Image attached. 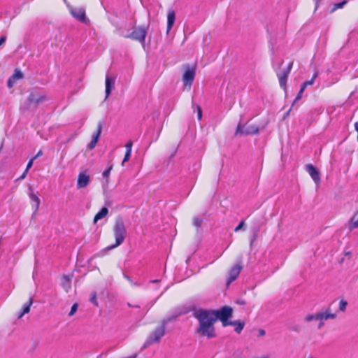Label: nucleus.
Masks as SVG:
<instances>
[{"label":"nucleus","instance_id":"obj_1","mask_svg":"<svg viewBox=\"0 0 358 358\" xmlns=\"http://www.w3.org/2000/svg\"><path fill=\"white\" fill-rule=\"evenodd\" d=\"M193 315L199 322L196 331L199 335L208 338L216 336L214 327L216 318L213 313H210V310L200 309L195 311Z\"/></svg>","mask_w":358,"mask_h":358},{"label":"nucleus","instance_id":"obj_2","mask_svg":"<svg viewBox=\"0 0 358 358\" xmlns=\"http://www.w3.org/2000/svg\"><path fill=\"white\" fill-rule=\"evenodd\" d=\"M210 313H213L214 317L216 318V321L220 320L223 327L229 326V324H234L230 323L229 319L231 317L233 313L232 308L224 306L218 310H210Z\"/></svg>","mask_w":358,"mask_h":358},{"label":"nucleus","instance_id":"obj_3","mask_svg":"<svg viewBox=\"0 0 358 358\" xmlns=\"http://www.w3.org/2000/svg\"><path fill=\"white\" fill-rule=\"evenodd\" d=\"M114 236L115 238V243L111 246H109L108 249L115 248L120 245L125 238L127 230L124 224V222L121 220H117L115 221L113 228Z\"/></svg>","mask_w":358,"mask_h":358},{"label":"nucleus","instance_id":"obj_4","mask_svg":"<svg viewBox=\"0 0 358 358\" xmlns=\"http://www.w3.org/2000/svg\"><path fill=\"white\" fill-rule=\"evenodd\" d=\"M166 334V329L161 324L158 325L153 329L148 336L145 341V345H150L154 343H159L162 338Z\"/></svg>","mask_w":358,"mask_h":358},{"label":"nucleus","instance_id":"obj_5","mask_svg":"<svg viewBox=\"0 0 358 358\" xmlns=\"http://www.w3.org/2000/svg\"><path fill=\"white\" fill-rule=\"evenodd\" d=\"M259 132V127L256 124H238L236 131V136H248L256 134Z\"/></svg>","mask_w":358,"mask_h":358},{"label":"nucleus","instance_id":"obj_6","mask_svg":"<svg viewBox=\"0 0 358 358\" xmlns=\"http://www.w3.org/2000/svg\"><path fill=\"white\" fill-rule=\"evenodd\" d=\"M147 31L148 29L146 27L141 26L134 28L132 32L124 37L138 41L142 45H144Z\"/></svg>","mask_w":358,"mask_h":358},{"label":"nucleus","instance_id":"obj_7","mask_svg":"<svg viewBox=\"0 0 358 358\" xmlns=\"http://www.w3.org/2000/svg\"><path fill=\"white\" fill-rule=\"evenodd\" d=\"M196 75L195 66H187L182 75L184 82V90H189Z\"/></svg>","mask_w":358,"mask_h":358},{"label":"nucleus","instance_id":"obj_8","mask_svg":"<svg viewBox=\"0 0 358 358\" xmlns=\"http://www.w3.org/2000/svg\"><path fill=\"white\" fill-rule=\"evenodd\" d=\"M47 97L45 94L31 92L27 99L29 106L27 108H29V106L31 105H34L36 106L39 103L45 101Z\"/></svg>","mask_w":358,"mask_h":358},{"label":"nucleus","instance_id":"obj_9","mask_svg":"<svg viewBox=\"0 0 358 358\" xmlns=\"http://www.w3.org/2000/svg\"><path fill=\"white\" fill-rule=\"evenodd\" d=\"M69 12L71 15L77 20L81 22H85L87 20L85 10L83 7L69 8Z\"/></svg>","mask_w":358,"mask_h":358},{"label":"nucleus","instance_id":"obj_10","mask_svg":"<svg viewBox=\"0 0 358 358\" xmlns=\"http://www.w3.org/2000/svg\"><path fill=\"white\" fill-rule=\"evenodd\" d=\"M90 182V177L87 172H80L78 176L77 179V188L81 189L86 187Z\"/></svg>","mask_w":358,"mask_h":358},{"label":"nucleus","instance_id":"obj_11","mask_svg":"<svg viewBox=\"0 0 358 358\" xmlns=\"http://www.w3.org/2000/svg\"><path fill=\"white\" fill-rule=\"evenodd\" d=\"M306 169L309 173L311 178L313 179V180L316 184H319L320 182V176L318 170L311 164H306Z\"/></svg>","mask_w":358,"mask_h":358},{"label":"nucleus","instance_id":"obj_12","mask_svg":"<svg viewBox=\"0 0 358 358\" xmlns=\"http://www.w3.org/2000/svg\"><path fill=\"white\" fill-rule=\"evenodd\" d=\"M242 266L241 264H236L234 266H233L230 271H229V278L228 280V283H231V282L234 281L238 276L239 275L241 270H242Z\"/></svg>","mask_w":358,"mask_h":358},{"label":"nucleus","instance_id":"obj_13","mask_svg":"<svg viewBox=\"0 0 358 358\" xmlns=\"http://www.w3.org/2000/svg\"><path fill=\"white\" fill-rule=\"evenodd\" d=\"M336 315L332 313L331 308L329 307L324 311L318 312V320L324 321L329 319H335Z\"/></svg>","mask_w":358,"mask_h":358},{"label":"nucleus","instance_id":"obj_14","mask_svg":"<svg viewBox=\"0 0 358 358\" xmlns=\"http://www.w3.org/2000/svg\"><path fill=\"white\" fill-rule=\"evenodd\" d=\"M105 85H106V97L105 99H107L108 97L110 96L111 91L113 88L114 87L115 85V78H110L109 76L106 77L105 80Z\"/></svg>","mask_w":358,"mask_h":358},{"label":"nucleus","instance_id":"obj_15","mask_svg":"<svg viewBox=\"0 0 358 358\" xmlns=\"http://www.w3.org/2000/svg\"><path fill=\"white\" fill-rule=\"evenodd\" d=\"M176 20L175 11L172 9L168 10L166 33L168 34L173 27Z\"/></svg>","mask_w":358,"mask_h":358},{"label":"nucleus","instance_id":"obj_16","mask_svg":"<svg viewBox=\"0 0 358 358\" xmlns=\"http://www.w3.org/2000/svg\"><path fill=\"white\" fill-rule=\"evenodd\" d=\"M62 286L66 292H68L71 288V279L69 275H64L62 277Z\"/></svg>","mask_w":358,"mask_h":358},{"label":"nucleus","instance_id":"obj_17","mask_svg":"<svg viewBox=\"0 0 358 358\" xmlns=\"http://www.w3.org/2000/svg\"><path fill=\"white\" fill-rule=\"evenodd\" d=\"M108 213V210L106 207H103L94 217V223H96L98 220L103 218Z\"/></svg>","mask_w":358,"mask_h":358},{"label":"nucleus","instance_id":"obj_18","mask_svg":"<svg viewBox=\"0 0 358 358\" xmlns=\"http://www.w3.org/2000/svg\"><path fill=\"white\" fill-rule=\"evenodd\" d=\"M33 303L32 297H29V301L24 305L22 311L18 315V318H21L24 314L30 311V308Z\"/></svg>","mask_w":358,"mask_h":358},{"label":"nucleus","instance_id":"obj_19","mask_svg":"<svg viewBox=\"0 0 358 358\" xmlns=\"http://www.w3.org/2000/svg\"><path fill=\"white\" fill-rule=\"evenodd\" d=\"M29 198L31 201L32 206L34 207L35 210H37L40 206V199L33 192L29 194Z\"/></svg>","mask_w":358,"mask_h":358},{"label":"nucleus","instance_id":"obj_20","mask_svg":"<svg viewBox=\"0 0 358 358\" xmlns=\"http://www.w3.org/2000/svg\"><path fill=\"white\" fill-rule=\"evenodd\" d=\"M349 227L350 229L358 228V210L351 217Z\"/></svg>","mask_w":358,"mask_h":358},{"label":"nucleus","instance_id":"obj_21","mask_svg":"<svg viewBox=\"0 0 358 358\" xmlns=\"http://www.w3.org/2000/svg\"><path fill=\"white\" fill-rule=\"evenodd\" d=\"M230 323H234V324H230L231 326H235V331L238 334H240L244 326H245V322H241V321H231Z\"/></svg>","mask_w":358,"mask_h":358},{"label":"nucleus","instance_id":"obj_22","mask_svg":"<svg viewBox=\"0 0 358 358\" xmlns=\"http://www.w3.org/2000/svg\"><path fill=\"white\" fill-rule=\"evenodd\" d=\"M277 77L278 78L279 84L281 88H282L285 91L286 90V85L287 81V77L282 76L280 73H277Z\"/></svg>","mask_w":358,"mask_h":358},{"label":"nucleus","instance_id":"obj_23","mask_svg":"<svg viewBox=\"0 0 358 358\" xmlns=\"http://www.w3.org/2000/svg\"><path fill=\"white\" fill-rule=\"evenodd\" d=\"M101 131H102V124L101 122H99L97 126L96 133L93 135L92 139L91 141H93V142L97 143L99 138L100 137V135L101 134Z\"/></svg>","mask_w":358,"mask_h":358},{"label":"nucleus","instance_id":"obj_24","mask_svg":"<svg viewBox=\"0 0 358 358\" xmlns=\"http://www.w3.org/2000/svg\"><path fill=\"white\" fill-rule=\"evenodd\" d=\"M317 76H318V73L317 72H315L313 74V76H312L311 79L309 80H306L304 83H303L302 85L306 88L308 86H310V85H313V83H314L316 78L317 77Z\"/></svg>","mask_w":358,"mask_h":358},{"label":"nucleus","instance_id":"obj_25","mask_svg":"<svg viewBox=\"0 0 358 358\" xmlns=\"http://www.w3.org/2000/svg\"><path fill=\"white\" fill-rule=\"evenodd\" d=\"M176 317H177V316H176V315H173V316H171V317H169L164 318V319H163V320L160 322V324H161L162 326H164V328L166 329V324H167L169 322H171V321H173V320H176Z\"/></svg>","mask_w":358,"mask_h":358},{"label":"nucleus","instance_id":"obj_26","mask_svg":"<svg viewBox=\"0 0 358 358\" xmlns=\"http://www.w3.org/2000/svg\"><path fill=\"white\" fill-rule=\"evenodd\" d=\"M292 66H293V62H290L288 64V66L285 69H284L282 73H279L281 74L282 76H284L288 78V76L291 72Z\"/></svg>","mask_w":358,"mask_h":358},{"label":"nucleus","instance_id":"obj_27","mask_svg":"<svg viewBox=\"0 0 358 358\" xmlns=\"http://www.w3.org/2000/svg\"><path fill=\"white\" fill-rule=\"evenodd\" d=\"M306 322H311L313 320H318V312L315 314H309L305 317Z\"/></svg>","mask_w":358,"mask_h":358},{"label":"nucleus","instance_id":"obj_28","mask_svg":"<svg viewBox=\"0 0 358 358\" xmlns=\"http://www.w3.org/2000/svg\"><path fill=\"white\" fill-rule=\"evenodd\" d=\"M11 77L14 80H19L23 78V73L19 69H15Z\"/></svg>","mask_w":358,"mask_h":358},{"label":"nucleus","instance_id":"obj_29","mask_svg":"<svg viewBox=\"0 0 358 358\" xmlns=\"http://www.w3.org/2000/svg\"><path fill=\"white\" fill-rule=\"evenodd\" d=\"M346 3H347L346 0H343V1H341L340 3H335L334 5V8L331 10V13L334 12L335 10H336L338 8H342L343 7V6L345 5Z\"/></svg>","mask_w":358,"mask_h":358},{"label":"nucleus","instance_id":"obj_30","mask_svg":"<svg viewBox=\"0 0 358 358\" xmlns=\"http://www.w3.org/2000/svg\"><path fill=\"white\" fill-rule=\"evenodd\" d=\"M90 301H91V303H93L95 306H99V303H98V301H97L96 293L95 292H92V293L91 294Z\"/></svg>","mask_w":358,"mask_h":358},{"label":"nucleus","instance_id":"obj_31","mask_svg":"<svg viewBox=\"0 0 358 358\" xmlns=\"http://www.w3.org/2000/svg\"><path fill=\"white\" fill-rule=\"evenodd\" d=\"M202 222H203L202 219L199 218V217H194L193 219V224L194 227H196L197 228L201 227Z\"/></svg>","mask_w":358,"mask_h":358},{"label":"nucleus","instance_id":"obj_32","mask_svg":"<svg viewBox=\"0 0 358 358\" xmlns=\"http://www.w3.org/2000/svg\"><path fill=\"white\" fill-rule=\"evenodd\" d=\"M348 305L347 301L341 300L339 303V310L342 312L345 311Z\"/></svg>","mask_w":358,"mask_h":358},{"label":"nucleus","instance_id":"obj_33","mask_svg":"<svg viewBox=\"0 0 358 358\" xmlns=\"http://www.w3.org/2000/svg\"><path fill=\"white\" fill-rule=\"evenodd\" d=\"M132 145H133L132 141H129L125 145L126 152H129L131 153Z\"/></svg>","mask_w":358,"mask_h":358},{"label":"nucleus","instance_id":"obj_34","mask_svg":"<svg viewBox=\"0 0 358 358\" xmlns=\"http://www.w3.org/2000/svg\"><path fill=\"white\" fill-rule=\"evenodd\" d=\"M78 309V304L77 303H74L72 306H71V310L69 313V316H72L74 315V313L76 312Z\"/></svg>","mask_w":358,"mask_h":358},{"label":"nucleus","instance_id":"obj_35","mask_svg":"<svg viewBox=\"0 0 358 358\" xmlns=\"http://www.w3.org/2000/svg\"><path fill=\"white\" fill-rule=\"evenodd\" d=\"M131 153H130V152H125L124 157L123 161H122V165H123L125 162H128V161L129 160V159H130V157H131Z\"/></svg>","mask_w":358,"mask_h":358},{"label":"nucleus","instance_id":"obj_36","mask_svg":"<svg viewBox=\"0 0 358 358\" xmlns=\"http://www.w3.org/2000/svg\"><path fill=\"white\" fill-rule=\"evenodd\" d=\"M112 169H113V166H110V167H108V169H107L106 171H104L103 173V177L108 178L109 176V174H110Z\"/></svg>","mask_w":358,"mask_h":358},{"label":"nucleus","instance_id":"obj_37","mask_svg":"<svg viewBox=\"0 0 358 358\" xmlns=\"http://www.w3.org/2000/svg\"><path fill=\"white\" fill-rule=\"evenodd\" d=\"M245 224L244 220H241V222L238 224V225L234 229V231L237 232L238 231L241 230Z\"/></svg>","mask_w":358,"mask_h":358},{"label":"nucleus","instance_id":"obj_38","mask_svg":"<svg viewBox=\"0 0 358 358\" xmlns=\"http://www.w3.org/2000/svg\"><path fill=\"white\" fill-rule=\"evenodd\" d=\"M197 117L199 120H200L202 117V110L199 106H197Z\"/></svg>","mask_w":358,"mask_h":358},{"label":"nucleus","instance_id":"obj_39","mask_svg":"<svg viewBox=\"0 0 358 358\" xmlns=\"http://www.w3.org/2000/svg\"><path fill=\"white\" fill-rule=\"evenodd\" d=\"M34 159L32 158L29 160V162L27 163V167H26V171H28L29 169H31V167L33 165V162H34Z\"/></svg>","mask_w":358,"mask_h":358},{"label":"nucleus","instance_id":"obj_40","mask_svg":"<svg viewBox=\"0 0 358 358\" xmlns=\"http://www.w3.org/2000/svg\"><path fill=\"white\" fill-rule=\"evenodd\" d=\"M15 80L12 78V77H10L8 80V87L9 88H11L13 86V82Z\"/></svg>","mask_w":358,"mask_h":358},{"label":"nucleus","instance_id":"obj_41","mask_svg":"<svg viewBox=\"0 0 358 358\" xmlns=\"http://www.w3.org/2000/svg\"><path fill=\"white\" fill-rule=\"evenodd\" d=\"M301 97H302V93H301L300 92H299V93H298V94H297L296 97L295 98V99H294V102H293L292 106H293V105H294L296 101H298L299 99H301Z\"/></svg>","mask_w":358,"mask_h":358},{"label":"nucleus","instance_id":"obj_42","mask_svg":"<svg viewBox=\"0 0 358 358\" xmlns=\"http://www.w3.org/2000/svg\"><path fill=\"white\" fill-rule=\"evenodd\" d=\"M96 143H94V142H93V141H91V142L90 143V144L88 145V148H89L90 150H92V149H93V148L96 146Z\"/></svg>","mask_w":358,"mask_h":358},{"label":"nucleus","instance_id":"obj_43","mask_svg":"<svg viewBox=\"0 0 358 358\" xmlns=\"http://www.w3.org/2000/svg\"><path fill=\"white\" fill-rule=\"evenodd\" d=\"M6 41V36H2L1 38H0V45H1L3 43H4Z\"/></svg>","mask_w":358,"mask_h":358},{"label":"nucleus","instance_id":"obj_44","mask_svg":"<svg viewBox=\"0 0 358 358\" xmlns=\"http://www.w3.org/2000/svg\"><path fill=\"white\" fill-rule=\"evenodd\" d=\"M43 155V152L42 150H39L37 154L33 157V159L35 160L36 159H37L38 157L41 156Z\"/></svg>","mask_w":358,"mask_h":358},{"label":"nucleus","instance_id":"obj_45","mask_svg":"<svg viewBox=\"0 0 358 358\" xmlns=\"http://www.w3.org/2000/svg\"><path fill=\"white\" fill-rule=\"evenodd\" d=\"M27 171L25 170L24 173L22 174V176L19 178V180H23L26 178Z\"/></svg>","mask_w":358,"mask_h":358},{"label":"nucleus","instance_id":"obj_46","mask_svg":"<svg viewBox=\"0 0 358 358\" xmlns=\"http://www.w3.org/2000/svg\"><path fill=\"white\" fill-rule=\"evenodd\" d=\"M127 305H128V306H129V307H133V308H140V306H138V305H134V304H132V305H131L130 303H127Z\"/></svg>","mask_w":358,"mask_h":358},{"label":"nucleus","instance_id":"obj_47","mask_svg":"<svg viewBox=\"0 0 358 358\" xmlns=\"http://www.w3.org/2000/svg\"><path fill=\"white\" fill-rule=\"evenodd\" d=\"M324 326V321H320L318 328L320 329Z\"/></svg>","mask_w":358,"mask_h":358},{"label":"nucleus","instance_id":"obj_48","mask_svg":"<svg viewBox=\"0 0 358 358\" xmlns=\"http://www.w3.org/2000/svg\"><path fill=\"white\" fill-rule=\"evenodd\" d=\"M306 90V87H303V86L301 85V89H300L299 92H300L301 93H302V94H303V92H304V90Z\"/></svg>","mask_w":358,"mask_h":358},{"label":"nucleus","instance_id":"obj_49","mask_svg":"<svg viewBox=\"0 0 358 358\" xmlns=\"http://www.w3.org/2000/svg\"><path fill=\"white\" fill-rule=\"evenodd\" d=\"M354 126H355V129L356 131L358 133V122H355Z\"/></svg>","mask_w":358,"mask_h":358},{"label":"nucleus","instance_id":"obj_50","mask_svg":"<svg viewBox=\"0 0 358 358\" xmlns=\"http://www.w3.org/2000/svg\"><path fill=\"white\" fill-rule=\"evenodd\" d=\"M265 334V331L263 329L259 330V335L264 336Z\"/></svg>","mask_w":358,"mask_h":358},{"label":"nucleus","instance_id":"obj_51","mask_svg":"<svg viewBox=\"0 0 358 358\" xmlns=\"http://www.w3.org/2000/svg\"><path fill=\"white\" fill-rule=\"evenodd\" d=\"M314 1L315 2V4L317 5L320 0H314Z\"/></svg>","mask_w":358,"mask_h":358},{"label":"nucleus","instance_id":"obj_52","mask_svg":"<svg viewBox=\"0 0 358 358\" xmlns=\"http://www.w3.org/2000/svg\"><path fill=\"white\" fill-rule=\"evenodd\" d=\"M290 110H291V109H289V110L287 111V115H289V113Z\"/></svg>","mask_w":358,"mask_h":358},{"label":"nucleus","instance_id":"obj_53","mask_svg":"<svg viewBox=\"0 0 358 358\" xmlns=\"http://www.w3.org/2000/svg\"><path fill=\"white\" fill-rule=\"evenodd\" d=\"M357 141H358V133H357Z\"/></svg>","mask_w":358,"mask_h":358}]
</instances>
